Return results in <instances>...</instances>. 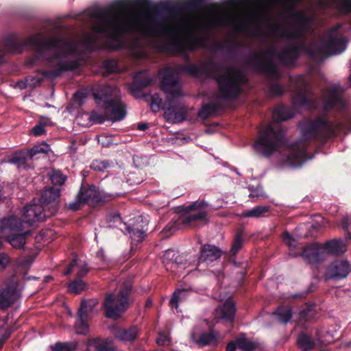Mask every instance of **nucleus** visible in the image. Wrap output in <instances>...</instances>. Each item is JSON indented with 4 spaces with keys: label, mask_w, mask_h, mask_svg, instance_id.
I'll list each match as a JSON object with an SVG mask.
<instances>
[{
    "label": "nucleus",
    "mask_w": 351,
    "mask_h": 351,
    "mask_svg": "<svg viewBox=\"0 0 351 351\" xmlns=\"http://www.w3.org/2000/svg\"><path fill=\"white\" fill-rule=\"evenodd\" d=\"M83 20H88L91 33L84 34L80 41L62 37L44 38L35 34L25 40L10 38L0 50V64L7 53H19L27 47L34 48L38 57L49 62L52 70L26 78L25 86L39 85L45 77L58 76L80 66L81 53L90 51L100 45L112 50L125 49L136 58L143 56L139 38L156 41L159 51L173 54V19H158L148 12L124 13L93 8L88 10Z\"/></svg>",
    "instance_id": "1"
},
{
    "label": "nucleus",
    "mask_w": 351,
    "mask_h": 351,
    "mask_svg": "<svg viewBox=\"0 0 351 351\" xmlns=\"http://www.w3.org/2000/svg\"><path fill=\"white\" fill-rule=\"evenodd\" d=\"M294 112L285 106L276 108L272 114L274 122L260 132L254 145L255 151L263 156H269L274 151L280 149L279 163L282 167H298L308 158L306 141L317 140L325 141L333 137L345 126L333 123L324 117L308 120L301 125L302 140L291 145L283 143V134L278 122L291 118Z\"/></svg>",
    "instance_id": "2"
},
{
    "label": "nucleus",
    "mask_w": 351,
    "mask_h": 351,
    "mask_svg": "<svg viewBox=\"0 0 351 351\" xmlns=\"http://www.w3.org/2000/svg\"><path fill=\"white\" fill-rule=\"evenodd\" d=\"M213 67L210 63L198 64H187L177 68L166 67L159 73L163 90L167 94L165 100L159 94L151 95L150 106L154 112L160 109L165 110L164 117L170 123H180L185 119L186 108L178 99L181 95V86L179 82L178 73L186 72L194 76L210 75V69Z\"/></svg>",
    "instance_id": "3"
},
{
    "label": "nucleus",
    "mask_w": 351,
    "mask_h": 351,
    "mask_svg": "<svg viewBox=\"0 0 351 351\" xmlns=\"http://www.w3.org/2000/svg\"><path fill=\"white\" fill-rule=\"evenodd\" d=\"M101 97H104L105 101V116L97 112H93L90 114H86L88 119L93 123H101L106 119L112 121L122 120L126 114L125 106L120 100L119 90L117 86H105L101 89Z\"/></svg>",
    "instance_id": "4"
},
{
    "label": "nucleus",
    "mask_w": 351,
    "mask_h": 351,
    "mask_svg": "<svg viewBox=\"0 0 351 351\" xmlns=\"http://www.w3.org/2000/svg\"><path fill=\"white\" fill-rule=\"evenodd\" d=\"M60 190L58 188L46 189L41 195V204L28 205L23 211L24 222L32 224L44 221L46 217L53 215L58 210Z\"/></svg>",
    "instance_id": "5"
},
{
    "label": "nucleus",
    "mask_w": 351,
    "mask_h": 351,
    "mask_svg": "<svg viewBox=\"0 0 351 351\" xmlns=\"http://www.w3.org/2000/svg\"><path fill=\"white\" fill-rule=\"evenodd\" d=\"M340 28V25L334 27L312 46L311 53L314 58H323L346 49L347 42Z\"/></svg>",
    "instance_id": "6"
},
{
    "label": "nucleus",
    "mask_w": 351,
    "mask_h": 351,
    "mask_svg": "<svg viewBox=\"0 0 351 351\" xmlns=\"http://www.w3.org/2000/svg\"><path fill=\"white\" fill-rule=\"evenodd\" d=\"M131 288V281L125 280L121 282L117 293H111L106 295L103 306L107 317L117 319L127 310L130 305L129 295Z\"/></svg>",
    "instance_id": "7"
},
{
    "label": "nucleus",
    "mask_w": 351,
    "mask_h": 351,
    "mask_svg": "<svg viewBox=\"0 0 351 351\" xmlns=\"http://www.w3.org/2000/svg\"><path fill=\"white\" fill-rule=\"evenodd\" d=\"M219 93L224 98H234L241 91L245 75L241 71L232 67L225 68L217 77Z\"/></svg>",
    "instance_id": "8"
},
{
    "label": "nucleus",
    "mask_w": 351,
    "mask_h": 351,
    "mask_svg": "<svg viewBox=\"0 0 351 351\" xmlns=\"http://www.w3.org/2000/svg\"><path fill=\"white\" fill-rule=\"evenodd\" d=\"M1 228L3 234L13 247H23L25 243L26 232L23 229V223L16 217L11 216L4 219Z\"/></svg>",
    "instance_id": "9"
},
{
    "label": "nucleus",
    "mask_w": 351,
    "mask_h": 351,
    "mask_svg": "<svg viewBox=\"0 0 351 351\" xmlns=\"http://www.w3.org/2000/svg\"><path fill=\"white\" fill-rule=\"evenodd\" d=\"M292 89L295 92L293 97V106H304L308 108H316L315 97L308 88V81L304 75L290 78Z\"/></svg>",
    "instance_id": "10"
},
{
    "label": "nucleus",
    "mask_w": 351,
    "mask_h": 351,
    "mask_svg": "<svg viewBox=\"0 0 351 351\" xmlns=\"http://www.w3.org/2000/svg\"><path fill=\"white\" fill-rule=\"evenodd\" d=\"M343 89L337 85L328 87L322 93V103L324 110L341 111L346 108V102L342 96Z\"/></svg>",
    "instance_id": "11"
},
{
    "label": "nucleus",
    "mask_w": 351,
    "mask_h": 351,
    "mask_svg": "<svg viewBox=\"0 0 351 351\" xmlns=\"http://www.w3.org/2000/svg\"><path fill=\"white\" fill-rule=\"evenodd\" d=\"M20 292L17 277L11 276L6 283L5 288L0 289V308L5 309L13 304L20 297Z\"/></svg>",
    "instance_id": "12"
},
{
    "label": "nucleus",
    "mask_w": 351,
    "mask_h": 351,
    "mask_svg": "<svg viewBox=\"0 0 351 351\" xmlns=\"http://www.w3.org/2000/svg\"><path fill=\"white\" fill-rule=\"evenodd\" d=\"M108 220L110 223V226H117L121 230H123V227H124L128 230V232L130 234L132 245H134L135 242H141L145 237V230H140L137 228H130L127 226L126 224L122 223L121 217L117 213H114L112 216H108Z\"/></svg>",
    "instance_id": "13"
},
{
    "label": "nucleus",
    "mask_w": 351,
    "mask_h": 351,
    "mask_svg": "<svg viewBox=\"0 0 351 351\" xmlns=\"http://www.w3.org/2000/svg\"><path fill=\"white\" fill-rule=\"evenodd\" d=\"M351 270V267L347 261L337 260L332 262L326 269V278L341 279L346 278Z\"/></svg>",
    "instance_id": "14"
},
{
    "label": "nucleus",
    "mask_w": 351,
    "mask_h": 351,
    "mask_svg": "<svg viewBox=\"0 0 351 351\" xmlns=\"http://www.w3.org/2000/svg\"><path fill=\"white\" fill-rule=\"evenodd\" d=\"M110 196L104 195L103 191L97 189L95 186H90L88 188H82L78 195V199L80 202L87 203L90 205L106 201L109 199Z\"/></svg>",
    "instance_id": "15"
},
{
    "label": "nucleus",
    "mask_w": 351,
    "mask_h": 351,
    "mask_svg": "<svg viewBox=\"0 0 351 351\" xmlns=\"http://www.w3.org/2000/svg\"><path fill=\"white\" fill-rule=\"evenodd\" d=\"M293 256H302L311 263H317L325 258L322 246L313 244L303 248L302 253H291Z\"/></svg>",
    "instance_id": "16"
},
{
    "label": "nucleus",
    "mask_w": 351,
    "mask_h": 351,
    "mask_svg": "<svg viewBox=\"0 0 351 351\" xmlns=\"http://www.w3.org/2000/svg\"><path fill=\"white\" fill-rule=\"evenodd\" d=\"M186 213L183 221L184 223H190L195 221L204 220L206 215V206L202 202H194L186 208Z\"/></svg>",
    "instance_id": "17"
},
{
    "label": "nucleus",
    "mask_w": 351,
    "mask_h": 351,
    "mask_svg": "<svg viewBox=\"0 0 351 351\" xmlns=\"http://www.w3.org/2000/svg\"><path fill=\"white\" fill-rule=\"evenodd\" d=\"M235 313L234 303L232 300H228L223 306L215 311V318L226 322H232Z\"/></svg>",
    "instance_id": "18"
},
{
    "label": "nucleus",
    "mask_w": 351,
    "mask_h": 351,
    "mask_svg": "<svg viewBox=\"0 0 351 351\" xmlns=\"http://www.w3.org/2000/svg\"><path fill=\"white\" fill-rule=\"evenodd\" d=\"M191 337L196 344L201 346L208 345L215 340L212 333L203 332L202 329L198 326L193 328Z\"/></svg>",
    "instance_id": "19"
},
{
    "label": "nucleus",
    "mask_w": 351,
    "mask_h": 351,
    "mask_svg": "<svg viewBox=\"0 0 351 351\" xmlns=\"http://www.w3.org/2000/svg\"><path fill=\"white\" fill-rule=\"evenodd\" d=\"M221 254L222 252L216 246L206 245L202 248L200 259L202 261L211 263L219 259Z\"/></svg>",
    "instance_id": "20"
},
{
    "label": "nucleus",
    "mask_w": 351,
    "mask_h": 351,
    "mask_svg": "<svg viewBox=\"0 0 351 351\" xmlns=\"http://www.w3.org/2000/svg\"><path fill=\"white\" fill-rule=\"evenodd\" d=\"M322 246L325 257L328 254H337L346 250V245L341 240H332Z\"/></svg>",
    "instance_id": "21"
},
{
    "label": "nucleus",
    "mask_w": 351,
    "mask_h": 351,
    "mask_svg": "<svg viewBox=\"0 0 351 351\" xmlns=\"http://www.w3.org/2000/svg\"><path fill=\"white\" fill-rule=\"evenodd\" d=\"M86 306L84 304L82 308L78 311V319L75 322V328L76 332L80 335H86L88 332V319L83 317Z\"/></svg>",
    "instance_id": "22"
},
{
    "label": "nucleus",
    "mask_w": 351,
    "mask_h": 351,
    "mask_svg": "<svg viewBox=\"0 0 351 351\" xmlns=\"http://www.w3.org/2000/svg\"><path fill=\"white\" fill-rule=\"evenodd\" d=\"M138 330L135 327L128 330L123 328H115L114 330V336L122 341H132L137 336Z\"/></svg>",
    "instance_id": "23"
},
{
    "label": "nucleus",
    "mask_w": 351,
    "mask_h": 351,
    "mask_svg": "<svg viewBox=\"0 0 351 351\" xmlns=\"http://www.w3.org/2000/svg\"><path fill=\"white\" fill-rule=\"evenodd\" d=\"M75 268L77 269V275L79 278L84 276L88 271L86 265L84 262L75 258L71 263L67 269L64 271V275H69L74 271Z\"/></svg>",
    "instance_id": "24"
},
{
    "label": "nucleus",
    "mask_w": 351,
    "mask_h": 351,
    "mask_svg": "<svg viewBox=\"0 0 351 351\" xmlns=\"http://www.w3.org/2000/svg\"><path fill=\"white\" fill-rule=\"evenodd\" d=\"M270 207L267 206H258L251 210H246L241 214L243 217L258 218L265 216L269 212Z\"/></svg>",
    "instance_id": "25"
},
{
    "label": "nucleus",
    "mask_w": 351,
    "mask_h": 351,
    "mask_svg": "<svg viewBox=\"0 0 351 351\" xmlns=\"http://www.w3.org/2000/svg\"><path fill=\"white\" fill-rule=\"evenodd\" d=\"M189 291L187 289H178L173 294L170 300V305L172 308H178V304L184 301L189 296Z\"/></svg>",
    "instance_id": "26"
},
{
    "label": "nucleus",
    "mask_w": 351,
    "mask_h": 351,
    "mask_svg": "<svg viewBox=\"0 0 351 351\" xmlns=\"http://www.w3.org/2000/svg\"><path fill=\"white\" fill-rule=\"evenodd\" d=\"M32 158L29 150H23L14 153L9 159L10 163L16 164L19 167L24 165L27 160Z\"/></svg>",
    "instance_id": "27"
},
{
    "label": "nucleus",
    "mask_w": 351,
    "mask_h": 351,
    "mask_svg": "<svg viewBox=\"0 0 351 351\" xmlns=\"http://www.w3.org/2000/svg\"><path fill=\"white\" fill-rule=\"evenodd\" d=\"M152 78L145 71L137 73L134 78V84L139 86H147L150 84Z\"/></svg>",
    "instance_id": "28"
},
{
    "label": "nucleus",
    "mask_w": 351,
    "mask_h": 351,
    "mask_svg": "<svg viewBox=\"0 0 351 351\" xmlns=\"http://www.w3.org/2000/svg\"><path fill=\"white\" fill-rule=\"evenodd\" d=\"M298 344L304 350H311L315 345L312 338L306 334H300L299 335L298 338Z\"/></svg>",
    "instance_id": "29"
},
{
    "label": "nucleus",
    "mask_w": 351,
    "mask_h": 351,
    "mask_svg": "<svg viewBox=\"0 0 351 351\" xmlns=\"http://www.w3.org/2000/svg\"><path fill=\"white\" fill-rule=\"evenodd\" d=\"M237 346L245 351H253L257 346L256 343L247 339L244 335L237 339Z\"/></svg>",
    "instance_id": "30"
},
{
    "label": "nucleus",
    "mask_w": 351,
    "mask_h": 351,
    "mask_svg": "<svg viewBox=\"0 0 351 351\" xmlns=\"http://www.w3.org/2000/svg\"><path fill=\"white\" fill-rule=\"evenodd\" d=\"M275 315L280 322L287 323L290 320L292 313L289 307L281 306L276 311Z\"/></svg>",
    "instance_id": "31"
},
{
    "label": "nucleus",
    "mask_w": 351,
    "mask_h": 351,
    "mask_svg": "<svg viewBox=\"0 0 351 351\" xmlns=\"http://www.w3.org/2000/svg\"><path fill=\"white\" fill-rule=\"evenodd\" d=\"M85 286V283L83 280L81 279H76L69 284L68 289L69 292L77 294L83 291Z\"/></svg>",
    "instance_id": "32"
},
{
    "label": "nucleus",
    "mask_w": 351,
    "mask_h": 351,
    "mask_svg": "<svg viewBox=\"0 0 351 351\" xmlns=\"http://www.w3.org/2000/svg\"><path fill=\"white\" fill-rule=\"evenodd\" d=\"M51 182L55 185H62L64 183L66 178L58 170H54L50 175Z\"/></svg>",
    "instance_id": "33"
},
{
    "label": "nucleus",
    "mask_w": 351,
    "mask_h": 351,
    "mask_svg": "<svg viewBox=\"0 0 351 351\" xmlns=\"http://www.w3.org/2000/svg\"><path fill=\"white\" fill-rule=\"evenodd\" d=\"M49 146L46 143H42L38 145H35L32 149L29 150L32 158L35 156L36 154L40 153L46 154L49 151Z\"/></svg>",
    "instance_id": "34"
},
{
    "label": "nucleus",
    "mask_w": 351,
    "mask_h": 351,
    "mask_svg": "<svg viewBox=\"0 0 351 351\" xmlns=\"http://www.w3.org/2000/svg\"><path fill=\"white\" fill-rule=\"evenodd\" d=\"M84 304H86L87 306L84 309L86 313H84L83 317L88 319L89 314L93 311L95 306L97 304V302L94 300L90 301H83L79 310L82 308Z\"/></svg>",
    "instance_id": "35"
},
{
    "label": "nucleus",
    "mask_w": 351,
    "mask_h": 351,
    "mask_svg": "<svg viewBox=\"0 0 351 351\" xmlns=\"http://www.w3.org/2000/svg\"><path fill=\"white\" fill-rule=\"evenodd\" d=\"M98 143L103 147H108L114 143L113 136L107 134H101L97 137Z\"/></svg>",
    "instance_id": "36"
},
{
    "label": "nucleus",
    "mask_w": 351,
    "mask_h": 351,
    "mask_svg": "<svg viewBox=\"0 0 351 351\" xmlns=\"http://www.w3.org/2000/svg\"><path fill=\"white\" fill-rule=\"evenodd\" d=\"M243 245V239L240 233L237 234L234 239V242L231 248V252L233 255L241 248Z\"/></svg>",
    "instance_id": "37"
},
{
    "label": "nucleus",
    "mask_w": 351,
    "mask_h": 351,
    "mask_svg": "<svg viewBox=\"0 0 351 351\" xmlns=\"http://www.w3.org/2000/svg\"><path fill=\"white\" fill-rule=\"evenodd\" d=\"M53 351H74L73 343H57L53 348Z\"/></svg>",
    "instance_id": "38"
},
{
    "label": "nucleus",
    "mask_w": 351,
    "mask_h": 351,
    "mask_svg": "<svg viewBox=\"0 0 351 351\" xmlns=\"http://www.w3.org/2000/svg\"><path fill=\"white\" fill-rule=\"evenodd\" d=\"M282 241L290 249L295 248L297 245L296 240L287 232L282 234Z\"/></svg>",
    "instance_id": "39"
},
{
    "label": "nucleus",
    "mask_w": 351,
    "mask_h": 351,
    "mask_svg": "<svg viewBox=\"0 0 351 351\" xmlns=\"http://www.w3.org/2000/svg\"><path fill=\"white\" fill-rule=\"evenodd\" d=\"M104 67L109 73L119 72V69L117 68V62L114 60H108L104 63Z\"/></svg>",
    "instance_id": "40"
},
{
    "label": "nucleus",
    "mask_w": 351,
    "mask_h": 351,
    "mask_svg": "<svg viewBox=\"0 0 351 351\" xmlns=\"http://www.w3.org/2000/svg\"><path fill=\"white\" fill-rule=\"evenodd\" d=\"M270 93L274 96H278L285 92V88L278 84H273L269 87Z\"/></svg>",
    "instance_id": "41"
},
{
    "label": "nucleus",
    "mask_w": 351,
    "mask_h": 351,
    "mask_svg": "<svg viewBox=\"0 0 351 351\" xmlns=\"http://www.w3.org/2000/svg\"><path fill=\"white\" fill-rule=\"evenodd\" d=\"M215 108L210 104L205 105L203 106L202 110L199 112V115L202 118H207L213 112H214Z\"/></svg>",
    "instance_id": "42"
},
{
    "label": "nucleus",
    "mask_w": 351,
    "mask_h": 351,
    "mask_svg": "<svg viewBox=\"0 0 351 351\" xmlns=\"http://www.w3.org/2000/svg\"><path fill=\"white\" fill-rule=\"evenodd\" d=\"M170 341L169 337L165 332H160L156 339V342L159 346L168 345Z\"/></svg>",
    "instance_id": "43"
},
{
    "label": "nucleus",
    "mask_w": 351,
    "mask_h": 351,
    "mask_svg": "<svg viewBox=\"0 0 351 351\" xmlns=\"http://www.w3.org/2000/svg\"><path fill=\"white\" fill-rule=\"evenodd\" d=\"M249 190L250 191V196L251 197H262L263 196V191L262 189V187L257 186L256 187L254 186H250Z\"/></svg>",
    "instance_id": "44"
},
{
    "label": "nucleus",
    "mask_w": 351,
    "mask_h": 351,
    "mask_svg": "<svg viewBox=\"0 0 351 351\" xmlns=\"http://www.w3.org/2000/svg\"><path fill=\"white\" fill-rule=\"evenodd\" d=\"M97 258L101 260V265L98 267V269H104L108 267V263L106 261L104 258V252L100 250L97 252Z\"/></svg>",
    "instance_id": "45"
},
{
    "label": "nucleus",
    "mask_w": 351,
    "mask_h": 351,
    "mask_svg": "<svg viewBox=\"0 0 351 351\" xmlns=\"http://www.w3.org/2000/svg\"><path fill=\"white\" fill-rule=\"evenodd\" d=\"M45 132V128H44V126L42 125H36L33 129H32V133L35 135V136H40V135H42Z\"/></svg>",
    "instance_id": "46"
},
{
    "label": "nucleus",
    "mask_w": 351,
    "mask_h": 351,
    "mask_svg": "<svg viewBox=\"0 0 351 351\" xmlns=\"http://www.w3.org/2000/svg\"><path fill=\"white\" fill-rule=\"evenodd\" d=\"M237 346V341L230 342L226 347V351H235Z\"/></svg>",
    "instance_id": "47"
},
{
    "label": "nucleus",
    "mask_w": 351,
    "mask_h": 351,
    "mask_svg": "<svg viewBox=\"0 0 351 351\" xmlns=\"http://www.w3.org/2000/svg\"><path fill=\"white\" fill-rule=\"evenodd\" d=\"M166 267L167 270L170 269L171 271H173V269L176 267L177 265L174 264L173 263H166Z\"/></svg>",
    "instance_id": "48"
},
{
    "label": "nucleus",
    "mask_w": 351,
    "mask_h": 351,
    "mask_svg": "<svg viewBox=\"0 0 351 351\" xmlns=\"http://www.w3.org/2000/svg\"><path fill=\"white\" fill-rule=\"evenodd\" d=\"M171 255H173V250H167L165 254V261L167 258H169Z\"/></svg>",
    "instance_id": "49"
},
{
    "label": "nucleus",
    "mask_w": 351,
    "mask_h": 351,
    "mask_svg": "<svg viewBox=\"0 0 351 351\" xmlns=\"http://www.w3.org/2000/svg\"><path fill=\"white\" fill-rule=\"evenodd\" d=\"M138 128L140 130H145L147 128V125L145 124V123H141V124H138Z\"/></svg>",
    "instance_id": "50"
},
{
    "label": "nucleus",
    "mask_w": 351,
    "mask_h": 351,
    "mask_svg": "<svg viewBox=\"0 0 351 351\" xmlns=\"http://www.w3.org/2000/svg\"><path fill=\"white\" fill-rule=\"evenodd\" d=\"M80 205L78 203L71 204L69 208L73 210H76L79 208Z\"/></svg>",
    "instance_id": "51"
},
{
    "label": "nucleus",
    "mask_w": 351,
    "mask_h": 351,
    "mask_svg": "<svg viewBox=\"0 0 351 351\" xmlns=\"http://www.w3.org/2000/svg\"><path fill=\"white\" fill-rule=\"evenodd\" d=\"M308 316V312L306 311V309L303 310L302 312H301V317L304 318V319H306Z\"/></svg>",
    "instance_id": "52"
},
{
    "label": "nucleus",
    "mask_w": 351,
    "mask_h": 351,
    "mask_svg": "<svg viewBox=\"0 0 351 351\" xmlns=\"http://www.w3.org/2000/svg\"><path fill=\"white\" fill-rule=\"evenodd\" d=\"M98 351H113L110 348H99Z\"/></svg>",
    "instance_id": "53"
},
{
    "label": "nucleus",
    "mask_w": 351,
    "mask_h": 351,
    "mask_svg": "<svg viewBox=\"0 0 351 351\" xmlns=\"http://www.w3.org/2000/svg\"><path fill=\"white\" fill-rule=\"evenodd\" d=\"M93 167L94 169H98L101 170V168H100L99 167L96 166V164H95V163H94V164L93 165Z\"/></svg>",
    "instance_id": "54"
},
{
    "label": "nucleus",
    "mask_w": 351,
    "mask_h": 351,
    "mask_svg": "<svg viewBox=\"0 0 351 351\" xmlns=\"http://www.w3.org/2000/svg\"><path fill=\"white\" fill-rule=\"evenodd\" d=\"M80 95V93H77L75 94V97H77Z\"/></svg>",
    "instance_id": "55"
},
{
    "label": "nucleus",
    "mask_w": 351,
    "mask_h": 351,
    "mask_svg": "<svg viewBox=\"0 0 351 351\" xmlns=\"http://www.w3.org/2000/svg\"><path fill=\"white\" fill-rule=\"evenodd\" d=\"M311 308H313L312 306H308L307 307L308 311H310Z\"/></svg>",
    "instance_id": "56"
},
{
    "label": "nucleus",
    "mask_w": 351,
    "mask_h": 351,
    "mask_svg": "<svg viewBox=\"0 0 351 351\" xmlns=\"http://www.w3.org/2000/svg\"><path fill=\"white\" fill-rule=\"evenodd\" d=\"M349 81H350V85H351V74H350V80H349Z\"/></svg>",
    "instance_id": "57"
},
{
    "label": "nucleus",
    "mask_w": 351,
    "mask_h": 351,
    "mask_svg": "<svg viewBox=\"0 0 351 351\" xmlns=\"http://www.w3.org/2000/svg\"><path fill=\"white\" fill-rule=\"evenodd\" d=\"M350 66H351V60H350Z\"/></svg>",
    "instance_id": "58"
}]
</instances>
